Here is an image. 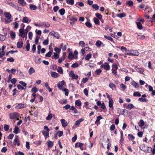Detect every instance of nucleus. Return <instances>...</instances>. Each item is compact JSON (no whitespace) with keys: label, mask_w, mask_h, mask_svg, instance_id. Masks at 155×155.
<instances>
[{"label":"nucleus","mask_w":155,"mask_h":155,"mask_svg":"<svg viewBox=\"0 0 155 155\" xmlns=\"http://www.w3.org/2000/svg\"><path fill=\"white\" fill-rule=\"evenodd\" d=\"M94 21L96 25H100V22L99 20L97 18L94 17L93 18Z\"/></svg>","instance_id":"obj_28"},{"label":"nucleus","mask_w":155,"mask_h":155,"mask_svg":"<svg viewBox=\"0 0 155 155\" xmlns=\"http://www.w3.org/2000/svg\"><path fill=\"white\" fill-rule=\"evenodd\" d=\"M140 148L142 150L144 151L145 152H149L148 149L149 148L151 149L150 147L146 146L144 144L141 145L140 147Z\"/></svg>","instance_id":"obj_3"},{"label":"nucleus","mask_w":155,"mask_h":155,"mask_svg":"<svg viewBox=\"0 0 155 155\" xmlns=\"http://www.w3.org/2000/svg\"><path fill=\"white\" fill-rule=\"evenodd\" d=\"M25 106V104H18L17 107H18L19 109H21L24 108Z\"/></svg>","instance_id":"obj_39"},{"label":"nucleus","mask_w":155,"mask_h":155,"mask_svg":"<svg viewBox=\"0 0 155 155\" xmlns=\"http://www.w3.org/2000/svg\"><path fill=\"white\" fill-rule=\"evenodd\" d=\"M38 91V89L35 87H33L31 89V92L34 93Z\"/></svg>","instance_id":"obj_58"},{"label":"nucleus","mask_w":155,"mask_h":155,"mask_svg":"<svg viewBox=\"0 0 155 155\" xmlns=\"http://www.w3.org/2000/svg\"><path fill=\"white\" fill-rule=\"evenodd\" d=\"M6 71L8 73H11L12 74H15L16 71V70L14 69H12L11 70H10L9 69H7Z\"/></svg>","instance_id":"obj_24"},{"label":"nucleus","mask_w":155,"mask_h":155,"mask_svg":"<svg viewBox=\"0 0 155 155\" xmlns=\"http://www.w3.org/2000/svg\"><path fill=\"white\" fill-rule=\"evenodd\" d=\"M83 145L84 143H83L80 142H77L75 144V148L79 147L81 150H84L83 147Z\"/></svg>","instance_id":"obj_7"},{"label":"nucleus","mask_w":155,"mask_h":155,"mask_svg":"<svg viewBox=\"0 0 155 155\" xmlns=\"http://www.w3.org/2000/svg\"><path fill=\"white\" fill-rule=\"evenodd\" d=\"M66 57V53L64 52L61 58H60L58 60V62L59 63H61L62 61H63L65 59Z\"/></svg>","instance_id":"obj_13"},{"label":"nucleus","mask_w":155,"mask_h":155,"mask_svg":"<svg viewBox=\"0 0 155 155\" xmlns=\"http://www.w3.org/2000/svg\"><path fill=\"white\" fill-rule=\"evenodd\" d=\"M71 21L70 24H73L74 22L77 21V19L74 16H71L70 18Z\"/></svg>","instance_id":"obj_12"},{"label":"nucleus","mask_w":155,"mask_h":155,"mask_svg":"<svg viewBox=\"0 0 155 155\" xmlns=\"http://www.w3.org/2000/svg\"><path fill=\"white\" fill-rule=\"evenodd\" d=\"M138 101L141 102H147L148 101V100L146 98H143L142 97L139 98L138 100Z\"/></svg>","instance_id":"obj_37"},{"label":"nucleus","mask_w":155,"mask_h":155,"mask_svg":"<svg viewBox=\"0 0 155 155\" xmlns=\"http://www.w3.org/2000/svg\"><path fill=\"white\" fill-rule=\"evenodd\" d=\"M18 117L19 114L18 112H15L9 114V118L10 119H15Z\"/></svg>","instance_id":"obj_2"},{"label":"nucleus","mask_w":155,"mask_h":155,"mask_svg":"<svg viewBox=\"0 0 155 155\" xmlns=\"http://www.w3.org/2000/svg\"><path fill=\"white\" fill-rule=\"evenodd\" d=\"M133 95L134 96L140 97L141 95L139 92L136 91L134 93Z\"/></svg>","instance_id":"obj_51"},{"label":"nucleus","mask_w":155,"mask_h":155,"mask_svg":"<svg viewBox=\"0 0 155 155\" xmlns=\"http://www.w3.org/2000/svg\"><path fill=\"white\" fill-rule=\"evenodd\" d=\"M4 15L5 17L7 18L9 20L11 19L12 17V15L9 12H5L4 13Z\"/></svg>","instance_id":"obj_23"},{"label":"nucleus","mask_w":155,"mask_h":155,"mask_svg":"<svg viewBox=\"0 0 155 155\" xmlns=\"http://www.w3.org/2000/svg\"><path fill=\"white\" fill-rule=\"evenodd\" d=\"M9 127L8 125L5 124L4 126V130L6 131H8L9 130Z\"/></svg>","instance_id":"obj_63"},{"label":"nucleus","mask_w":155,"mask_h":155,"mask_svg":"<svg viewBox=\"0 0 155 155\" xmlns=\"http://www.w3.org/2000/svg\"><path fill=\"white\" fill-rule=\"evenodd\" d=\"M40 26L42 28H48L50 26V25L48 22H44L41 23Z\"/></svg>","instance_id":"obj_11"},{"label":"nucleus","mask_w":155,"mask_h":155,"mask_svg":"<svg viewBox=\"0 0 155 155\" xmlns=\"http://www.w3.org/2000/svg\"><path fill=\"white\" fill-rule=\"evenodd\" d=\"M84 119L83 118H81L75 121V125L77 127H79L81 122L83 121Z\"/></svg>","instance_id":"obj_15"},{"label":"nucleus","mask_w":155,"mask_h":155,"mask_svg":"<svg viewBox=\"0 0 155 155\" xmlns=\"http://www.w3.org/2000/svg\"><path fill=\"white\" fill-rule=\"evenodd\" d=\"M101 67L103 68L106 71H108L110 70V66L108 63L107 62H105L104 64L101 66Z\"/></svg>","instance_id":"obj_5"},{"label":"nucleus","mask_w":155,"mask_h":155,"mask_svg":"<svg viewBox=\"0 0 155 155\" xmlns=\"http://www.w3.org/2000/svg\"><path fill=\"white\" fill-rule=\"evenodd\" d=\"M95 15L100 20H101L102 18L101 15L99 13H96Z\"/></svg>","instance_id":"obj_55"},{"label":"nucleus","mask_w":155,"mask_h":155,"mask_svg":"<svg viewBox=\"0 0 155 155\" xmlns=\"http://www.w3.org/2000/svg\"><path fill=\"white\" fill-rule=\"evenodd\" d=\"M114 104L113 100L112 99H110V100L109 101V107L110 108H111L112 109H114L113 104Z\"/></svg>","instance_id":"obj_17"},{"label":"nucleus","mask_w":155,"mask_h":155,"mask_svg":"<svg viewBox=\"0 0 155 155\" xmlns=\"http://www.w3.org/2000/svg\"><path fill=\"white\" fill-rule=\"evenodd\" d=\"M18 2L22 6H25L26 5V2L24 0H18Z\"/></svg>","instance_id":"obj_20"},{"label":"nucleus","mask_w":155,"mask_h":155,"mask_svg":"<svg viewBox=\"0 0 155 155\" xmlns=\"http://www.w3.org/2000/svg\"><path fill=\"white\" fill-rule=\"evenodd\" d=\"M50 34L53 36L54 37L56 38L57 39H59L60 37V35L57 32H54V31L50 32Z\"/></svg>","instance_id":"obj_8"},{"label":"nucleus","mask_w":155,"mask_h":155,"mask_svg":"<svg viewBox=\"0 0 155 155\" xmlns=\"http://www.w3.org/2000/svg\"><path fill=\"white\" fill-rule=\"evenodd\" d=\"M24 31L23 29H20L19 30V35L22 38H24L25 36L27 35L26 33L24 32Z\"/></svg>","instance_id":"obj_10"},{"label":"nucleus","mask_w":155,"mask_h":155,"mask_svg":"<svg viewBox=\"0 0 155 155\" xmlns=\"http://www.w3.org/2000/svg\"><path fill=\"white\" fill-rule=\"evenodd\" d=\"M52 53V51H49L45 54V56L47 57H50Z\"/></svg>","instance_id":"obj_60"},{"label":"nucleus","mask_w":155,"mask_h":155,"mask_svg":"<svg viewBox=\"0 0 155 155\" xmlns=\"http://www.w3.org/2000/svg\"><path fill=\"white\" fill-rule=\"evenodd\" d=\"M131 84L135 88H137L139 87V84L134 81H133L132 82Z\"/></svg>","instance_id":"obj_38"},{"label":"nucleus","mask_w":155,"mask_h":155,"mask_svg":"<svg viewBox=\"0 0 155 155\" xmlns=\"http://www.w3.org/2000/svg\"><path fill=\"white\" fill-rule=\"evenodd\" d=\"M13 25H15L14 27V29H17L18 28L19 26V24L16 21L13 23Z\"/></svg>","instance_id":"obj_57"},{"label":"nucleus","mask_w":155,"mask_h":155,"mask_svg":"<svg viewBox=\"0 0 155 155\" xmlns=\"http://www.w3.org/2000/svg\"><path fill=\"white\" fill-rule=\"evenodd\" d=\"M57 71L60 74H62L63 73V69L61 67H59L57 70Z\"/></svg>","instance_id":"obj_46"},{"label":"nucleus","mask_w":155,"mask_h":155,"mask_svg":"<svg viewBox=\"0 0 155 155\" xmlns=\"http://www.w3.org/2000/svg\"><path fill=\"white\" fill-rule=\"evenodd\" d=\"M79 66L78 63L77 62H75L72 64L71 66V67L72 68H76Z\"/></svg>","instance_id":"obj_54"},{"label":"nucleus","mask_w":155,"mask_h":155,"mask_svg":"<svg viewBox=\"0 0 155 155\" xmlns=\"http://www.w3.org/2000/svg\"><path fill=\"white\" fill-rule=\"evenodd\" d=\"M35 70L34 68L32 67H31L28 70V73L30 75L32 74L33 73H35Z\"/></svg>","instance_id":"obj_22"},{"label":"nucleus","mask_w":155,"mask_h":155,"mask_svg":"<svg viewBox=\"0 0 155 155\" xmlns=\"http://www.w3.org/2000/svg\"><path fill=\"white\" fill-rule=\"evenodd\" d=\"M19 130L18 127L17 126H15V127L13 132L15 134H17L18 133Z\"/></svg>","instance_id":"obj_48"},{"label":"nucleus","mask_w":155,"mask_h":155,"mask_svg":"<svg viewBox=\"0 0 155 155\" xmlns=\"http://www.w3.org/2000/svg\"><path fill=\"white\" fill-rule=\"evenodd\" d=\"M10 35L11 38L12 39H14L15 38L16 35L15 32L11 31Z\"/></svg>","instance_id":"obj_40"},{"label":"nucleus","mask_w":155,"mask_h":155,"mask_svg":"<svg viewBox=\"0 0 155 155\" xmlns=\"http://www.w3.org/2000/svg\"><path fill=\"white\" fill-rule=\"evenodd\" d=\"M66 1L67 3L71 5H73L74 3V0H66Z\"/></svg>","instance_id":"obj_41"},{"label":"nucleus","mask_w":155,"mask_h":155,"mask_svg":"<svg viewBox=\"0 0 155 155\" xmlns=\"http://www.w3.org/2000/svg\"><path fill=\"white\" fill-rule=\"evenodd\" d=\"M101 41L98 40L96 41L95 45L97 47H99L101 46Z\"/></svg>","instance_id":"obj_52"},{"label":"nucleus","mask_w":155,"mask_h":155,"mask_svg":"<svg viewBox=\"0 0 155 155\" xmlns=\"http://www.w3.org/2000/svg\"><path fill=\"white\" fill-rule=\"evenodd\" d=\"M17 87L19 90H25L24 87L20 84H18L17 85Z\"/></svg>","instance_id":"obj_61"},{"label":"nucleus","mask_w":155,"mask_h":155,"mask_svg":"<svg viewBox=\"0 0 155 155\" xmlns=\"http://www.w3.org/2000/svg\"><path fill=\"white\" fill-rule=\"evenodd\" d=\"M67 101L66 99H64L63 100H61L59 101V103L61 104H66L67 103Z\"/></svg>","instance_id":"obj_44"},{"label":"nucleus","mask_w":155,"mask_h":155,"mask_svg":"<svg viewBox=\"0 0 155 155\" xmlns=\"http://www.w3.org/2000/svg\"><path fill=\"white\" fill-rule=\"evenodd\" d=\"M52 117V114L50 113L48 114V116L46 117V119L47 120H51Z\"/></svg>","instance_id":"obj_49"},{"label":"nucleus","mask_w":155,"mask_h":155,"mask_svg":"<svg viewBox=\"0 0 155 155\" xmlns=\"http://www.w3.org/2000/svg\"><path fill=\"white\" fill-rule=\"evenodd\" d=\"M136 23L137 26L139 29L141 30L143 28V26L140 22H137Z\"/></svg>","instance_id":"obj_35"},{"label":"nucleus","mask_w":155,"mask_h":155,"mask_svg":"<svg viewBox=\"0 0 155 155\" xmlns=\"http://www.w3.org/2000/svg\"><path fill=\"white\" fill-rule=\"evenodd\" d=\"M92 7L93 8L95 9L96 10H97L99 8V7L97 4H94L93 5Z\"/></svg>","instance_id":"obj_47"},{"label":"nucleus","mask_w":155,"mask_h":155,"mask_svg":"<svg viewBox=\"0 0 155 155\" xmlns=\"http://www.w3.org/2000/svg\"><path fill=\"white\" fill-rule=\"evenodd\" d=\"M74 58V55L72 53H70L69 54L68 58L70 59H72Z\"/></svg>","instance_id":"obj_59"},{"label":"nucleus","mask_w":155,"mask_h":155,"mask_svg":"<svg viewBox=\"0 0 155 155\" xmlns=\"http://www.w3.org/2000/svg\"><path fill=\"white\" fill-rule=\"evenodd\" d=\"M14 141L13 143L14 145H15L16 144L17 146H20V144L18 136H15V138L14 139Z\"/></svg>","instance_id":"obj_9"},{"label":"nucleus","mask_w":155,"mask_h":155,"mask_svg":"<svg viewBox=\"0 0 155 155\" xmlns=\"http://www.w3.org/2000/svg\"><path fill=\"white\" fill-rule=\"evenodd\" d=\"M69 76L72 77V79L77 80L78 78V76L74 73L73 71H71L69 73Z\"/></svg>","instance_id":"obj_4"},{"label":"nucleus","mask_w":155,"mask_h":155,"mask_svg":"<svg viewBox=\"0 0 155 155\" xmlns=\"http://www.w3.org/2000/svg\"><path fill=\"white\" fill-rule=\"evenodd\" d=\"M128 140L133 141L135 139V137L132 134H129L128 136Z\"/></svg>","instance_id":"obj_25"},{"label":"nucleus","mask_w":155,"mask_h":155,"mask_svg":"<svg viewBox=\"0 0 155 155\" xmlns=\"http://www.w3.org/2000/svg\"><path fill=\"white\" fill-rule=\"evenodd\" d=\"M51 74V76L54 78H57L59 75L58 73L53 71L52 72Z\"/></svg>","instance_id":"obj_19"},{"label":"nucleus","mask_w":155,"mask_h":155,"mask_svg":"<svg viewBox=\"0 0 155 155\" xmlns=\"http://www.w3.org/2000/svg\"><path fill=\"white\" fill-rule=\"evenodd\" d=\"M85 25L88 28H91L92 27V25L90 22L87 21L85 23Z\"/></svg>","instance_id":"obj_53"},{"label":"nucleus","mask_w":155,"mask_h":155,"mask_svg":"<svg viewBox=\"0 0 155 155\" xmlns=\"http://www.w3.org/2000/svg\"><path fill=\"white\" fill-rule=\"evenodd\" d=\"M104 37L105 38L107 39V40H110L113 42H114L112 38L110 36H107L106 35H104Z\"/></svg>","instance_id":"obj_33"},{"label":"nucleus","mask_w":155,"mask_h":155,"mask_svg":"<svg viewBox=\"0 0 155 155\" xmlns=\"http://www.w3.org/2000/svg\"><path fill=\"white\" fill-rule=\"evenodd\" d=\"M41 132L42 134L45 137V139L49 137V133L48 132L44 130L42 131Z\"/></svg>","instance_id":"obj_18"},{"label":"nucleus","mask_w":155,"mask_h":155,"mask_svg":"<svg viewBox=\"0 0 155 155\" xmlns=\"http://www.w3.org/2000/svg\"><path fill=\"white\" fill-rule=\"evenodd\" d=\"M128 51H129L128 53H127V55L138 56L139 54V52L136 50H131Z\"/></svg>","instance_id":"obj_1"},{"label":"nucleus","mask_w":155,"mask_h":155,"mask_svg":"<svg viewBox=\"0 0 155 155\" xmlns=\"http://www.w3.org/2000/svg\"><path fill=\"white\" fill-rule=\"evenodd\" d=\"M15 61L14 59L12 57H11L9 58H8L7 59V61H9L11 62H13Z\"/></svg>","instance_id":"obj_64"},{"label":"nucleus","mask_w":155,"mask_h":155,"mask_svg":"<svg viewBox=\"0 0 155 155\" xmlns=\"http://www.w3.org/2000/svg\"><path fill=\"white\" fill-rule=\"evenodd\" d=\"M121 50L123 52H125V54H127V53H128L129 51V50H127V49L124 46H122L120 48Z\"/></svg>","instance_id":"obj_29"},{"label":"nucleus","mask_w":155,"mask_h":155,"mask_svg":"<svg viewBox=\"0 0 155 155\" xmlns=\"http://www.w3.org/2000/svg\"><path fill=\"white\" fill-rule=\"evenodd\" d=\"M47 143L48 146L50 148H51L54 145L53 142L51 140L48 141Z\"/></svg>","instance_id":"obj_27"},{"label":"nucleus","mask_w":155,"mask_h":155,"mask_svg":"<svg viewBox=\"0 0 155 155\" xmlns=\"http://www.w3.org/2000/svg\"><path fill=\"white\" fill-rule=\"evenodd\" d=\"M109 86L110 88H112V89L113 88H116L115 85L112 82H110V83Z\"/></svg>","instance_id":"obj_50"},{"label":"nucleus","mask_w":155,"mask_h":155,"mask_svg":"<svg viewBox=\"0 0 155 155\" xmlns=\"http://www.w3.org/2000/svg\"><path fill=\"white\" fill-rule=\"evenodd\" d=\"M139 123V125L141 127H142L144 125V121L142 119H141L140 120V122Z\"/></svg>","instance_id":"obj_45"},{"label":"nucleus","mask_w":155,"mask_h":155,"mask_svg":"<svg viewBox=\"0 0 155 155\" xmlns=\"http://www.w3.org/2000/svg\"><path fill=\"white\" fill-rule=\"evenodd\" d=\"M116 16L119 18H121L126 16V14L125 13H122L120 14H117Z\"/></svg>","instance_id":"obj_32"},{"label":"nucleus","mask_w":155,"mask_h":155,"mask_svg":"<svg viewBox=\"0 0 155 155\" xmlns=\"http://www.w3.org/2000/svg\"><path fill=\"white\" fill-rule=\"evenodd\" d=\"M28 21L29 18L27 17H24L22 20V22L23 23H28Z\"/></svg>","instance_id":"obj_34"},{"label":"nucleus","mask_w":155,"mask_h":155,"mask_svg":"<svg viewBox=\"0 0 155 155\" xmlns=\"http://www.w3.org/2000/svg\"><path fill=\"white\" fill-rule=\"evenodd\" d=\"M64 84V81H61L59 82L57 84L58 87L60 89H61L63 86Z\"/></svg>","instance_id":"obj_14"},{"label":"nucleus","mask_w":155,"mask_h":155,"mask_svg":"<svg viewBox=\"0 0 155 155\" xmlns=\"http://www.w3.org/2000/svg\"><path fill=\"white\" fill-rule=\"evenodd\" d=\"M59 12L61 15H63L65 13V10L64 8H62L59 10Z\"/></svg>","instance_id":"obj_36"},{"label":"nucleus","mask_w":155,"mask_h":155,"mask_svg":"<svg viewBox=\"0 0 155 155\" xmlns=\"http://www.w3.org/2000/svg\"><path fill=\"white\" fill-rule=\"evenodd\" d=\"M75 104L78 106H80L81 105V103L80 100H77L75 102Z\"/></svg>","instance_id":"obj_43"},{"label":"nucleus","mask_w":155,"mask_h":155,"mask_svg":"<svg viewBox=\"0 0 155 155\" xmlns=\"http://www.w3.org/2000/svg\"><path fill=\"white\" fill-rule=\"evenodd\" d=\"M29 8L31 10H35L37 9V6L35 5L30 4Z\"/></svg>","instance_id":"obj_30"},{"label":"nucleus","mask_w":155,"mask_h":155,"mask_svg":"<svg viewBox=\"0 0 155 155\" xmlns=\"http://www.w3.org/2000/svg\"><path fill=\"white\" fill-rule=\"evenodd\" d=\"M92 57V54L91 53H89L88 54H87L85 58V59L86 61H89V59Z\"/></svg>","instance_id":"obj_26"},{"label":"nucleus","mask_w":155,"mask_h":155,"mask_svg":"<svg viewBox=\"0 0 155 155\" xmlns=\"http://www.w3.org/2000/svg\"><path fill=\"white\" fill-rule=\"evenodd\" d=\"M134 107V105L132 104H128V105L126 107V108L127 109H131Z\"/></svg>","instance_id":"obj_31"},{"label":"nucleus","mask_w":155,"mask_h":155,"mask_svg":"<svg viewBox=\"0 0 155 155\" xmlns=\"http://www.w3.org/2000/svg\"><path fill=\"white\" fill-rule=\"evenodd\" d=\"M88 80V79L87 78H84L82 79V81L84 83H86Z\"/></svg>","instance_id":"obj_62"},{"label":"nucleus","mask_w":155,"mask_h":155,"mask_svg":"<svg viewBox=\"0 0 155 155\" xmlns=\"http://www.w3.org/2000/svg\"><path fill=\"white\" fill-rule=\"evenodd\" d=\"M6 38L3 35L0 34V40L4 41L5 40Z\"/></svg>","instance_id":"obj_56"},{"label":"nucleus","mask_w":155,"mask_h":155,"mask_svg":"<svg viewBox=\"0 0 155 155\" xmlns=\"http://www.w3.org/2000/svg\"><path fill=\"white\" fill-rule=\"evenodd\" d=\"M112 66V72L114 75H116L117 74V70L118 69L117 66L116 64H113Z\"/></svg>","instance_id":"obj_6"},{"label":"nucleus","mask_w":155,"mask_h":155,"mask_svg":"<svg viewBox=\"0 0 155 155\" xmlns=\"http://www.w3.org/2000/svg\"><path fill=\"white\" fill-rule=\"evenodd\" d=\"M136 71L141 74H143L144 71L143 69L141 68H137L136 69Z\"/></svg>","instance_id":"obj_42"},{"label":"nucleus","mask_w":155,"mask_h":155,"mask_svg":"<svg viewBox=\"0 0 155 155\" xmlns=\"http://www.w3.org/2000/svg\"><path fill=\"white\" fill-rule=\"evenodd\" d=\"M61 123L62 124V126L63 127H66L68 125V123L64 119H62L61 120Z\"/></svg>","instance_id":"obj_16"},{"label":"nucleus","mask_w":155,"mask_h":155,"mask_svg":"<svg viewBox=\"0 0 155 155\" xmlns=\"http://www.w3.org/2000/svg\"><path fill=\"white\" fill-rule=\"evenodd\" d=\"M23 43L22 41H19L17 43V46L18 48H20L23 46Z\"/></svg>","instance_id":"obj_21"}]
</instances>
